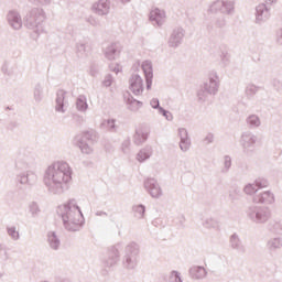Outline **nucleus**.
I'll return each mask as SVG.
<instances>
[{
    "mask_svg": "<svg viewBox=\"0 0 282 282\" xmlns=\"http://www.w3.org/2000/svg\"><path fill=\"white\" fill-rule=\"evenodd\" d=\"M149 138V132H144L142 129H139L135 133V140L138 142H144Z\"/></svg>",
    "mask_w": 282,
    "mask_h": 282,
    "instance_id": "obj_5",
    "label": "nucleus"
},
{
    "mask_svg": "<svg viewBox=\"0 0 282 282\" xmlns=\"http://www.w3.org/2000/svg\"><path fill=\"white\" fill-rule=\"evenodd\" d=\"M181 149H182L183 151H186V149H188V143H187L186 141H182V142H181Z\"/></svg>",
    "mask_w": 282,
    "mask_h": 282,
    "instance_id": "obj_12",
    "label": "nucleus"
},
{
    "mask_svg": "<svg viewBox=\"0 0 282 282\" xmlns=\"http://www.w3.org/2000/svg\"><path fill=\"white\" fill-rule=\"evenodd\" d=\"M138 158H139V161H140V162H144V160H147V159L149 158V154L143 153V152H140V153L138 154Z\"/></svg>",
    "mask_w": 282,
    "mask_h": 282,
    "instance_id": "obj_8",
    "label": "nucleus"
},
{
    "mask_svg": "<svg viewBox=\"0 0 282 282\" xmlns=\"http://www.w3.org/2000/svg\"><path fill=\"white\" fill-rule=\"evenodd\" d=\"M137 210H139V213H142V215H144V206L137 207Z\"/></svg>",
    "mask_w": 282,
    "mask_h": 282,
    "instance_id": "obj_13",
    "label": "nucleus"
},
{
    "mask_svg": "<svg viewBox=\"0 0 282 282\" xmlns=\"http://www.w3.org/2000/svg\"><path fill=\"white\" fill-rule=\"evenodd\" d=\"M164 11L160 9H154L151 11V19H153L154 21H160V19H164Z\"/></svg>",
    "mask_w": 282,
    "mask_h": 282,
    "instance_id": "obj_4",
    "label": "nucleus"
},
{
    "mask_svg": "<svg viewBox=\"0 0 282 282\" xmlns=\"http://www.w3.org/2000/svg\"><path fill=\"white\" fill-rule=\"evenodd\" d=\"M48 175H52L53 182L57 184H67L72 180V171L67 163H59L54 167H50Z\"/></svg>",
    "mask_w": 282,
    "mask_h": 282,
    "instance_id": "obj_1",
    "label": "nucleus"
},
{
    "mask_svg": "<svg viewBox=\"0 0 282 282\" xmlns=\"http://www.w3.org/2000/svg\"><path fill=\"white\" fill-rule=\"evenodd\" d=\"M123 1H129V0H123Z\"/></svg>",
    "mask_w": 282,
    "mask_h": 282,
    "instance_id": "obj_16",
    "label": "nucleus"
},
{
    "mask_svg": "<svg viewBox=\"0 0 282 282\" xmlns=\"http://www.w3.org/2000/svg\"><path fill=\"white\" fill-rule=\"evenodd\" d=\"M249 122H251V124H259V118H257V117H250V118H249Z\"/></svg>",
    "mask_w": 282,
    "mask_h": 282,
    "instance_id": "obj_10",
    "label": "nucleus"
},
{
    "mask_svg": "<svg viewBox=\"0 0 282 282\" xmlns=\"http://www.w3.org/2000/svg\"><path fill=\"white\" fill-rule=\"evenodd\" d=\"M170 282H182V279L177 272L173 271L170 276Z\"/></svg>",
    "mask_w": 282,
    "mask_h": 282,
    "instance_id": "obj_7",
    "label": "nucleus"
},
{
    "mask_svg": "<svg viewBox=\"0 0 282 282\" xmlns=\"http://www.w3.org/2000/svg\"><path fill=\"white\" fill-rule=\"evenodd\" d=\"M192 279H204L206 276V269L202 267H194L191 269Z\"/></svg>",
    "mask_w": 282,
    "mask_h": 282,
    "instance_id": "obj_3",
    "label": "nucleus"
},
{
    "mask_svg": "<svg viewBox=\"0 0 282 282\" xmlns=\"http://www.w3.org/2000/svg\"><path fill=\"white\" fill-rule=\"evenodd\" d=\"M8 232L11 235V237H13V239H19V232H17V230L9 229Z\"/></svg>",
    "mask_w": 282,
    "mask_h": 282,
    "instance_id": "obj_9",
    "label": "nucleus"
},
{
    "mask_svg": "<svg viewBox=\"0 0 282 282\" xmlns=\"http://www.w3.org/2000/svg\"><path fill=\"white\" fill-rule=\"evenodd\" d=\"M151 105H152V107H153L154 109H158V107L160 106V101H158L156 99H153V100L151 101Z\"/></svg>",
    "mask_w": 282,
    "mask_h": 282,
    "instance_id": "obj_11",
    "label": "nucleus"
},
{
    "mask_svg": "<svg viewBox=\"0 0 282 282\" xmlns=\"http://www.w3.org/2000/svg\"><path fill=\"white\" fill-rule=\"evenodd\" d=\"M77 109H79V111H85V109H87V101H85L83 99H78L77 100Z\"/></svg>",
    "mask_w": 282,
    "mask_h": 282,
    "instance_id": "obj_6",
    "label": "nucleus"
},
{
    "mask_svg": "<svg viewBox=\"0 0 282 282\" xmlns=\"http://www.w3.org/2000/svg\"><path fill=\"white\" fill-rule=\"evenodd\" d=\"M246 191H247V193H248V191H250V187H246Z\"/></svg>",
    "mask_w": 282,
    "mask_h": 282,
    "instance_id": "obj_15",
    "label": "nucleus"
},
{
    "mask_svg": "<svg viewBox=\"0 0 282 282\" xmlns=\"http://www.w3.org/2000/svg\"><path fill=\"white\" fill-rule=\"evenodd\" d=\"M130 89L133 94H142V77L134 75L130 79Z\"/></svg>",
    "mask_w": 282,
    "mask_h": 282,
    "instance_id": "obj_2",
    "label": "nucleus"
},
{
    "mask_svg": "<svg viewBox=\"0 0 282 282\" xmlns=\"http://www.w3.org/2000/svg\"><path fill=\"white\" fill-rule=\"evenodd\" d=\"M148 89H151V80L148 79Z\"/></svg>",
    "mask_w": 282,
    "mask_h": 282,
    "instance_id": "obj_14",
    "label": "nucleus"
}]
</instances>
